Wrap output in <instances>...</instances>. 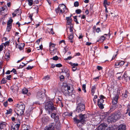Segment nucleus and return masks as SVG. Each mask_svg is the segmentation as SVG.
Wrapping results in <instances>:
<instances>
[{"label": "nucleus", "mask_w": 130, "mask_h": 130, "mask_svg": "<svg viewBox=\"0 0 130 130\" xmlns=\"http://www.w3.org/2000/svg\"><path fill=\"white\" fill-rule=\"evenodd\" d=\"M86 118V114H81L74 118L73 120L75 123L77 124V126L80 128L85 123Z\"/></svg>", "instance_id": "nucleus-1"}, {"label": "nucleus", "mask_w": 130, "mask_h": 130, "mask_svg": "<svg viewBox=\"0 0 130 130\" xmlns=\"http://www.w3.org/2000/svg\"><path fill=\"white\" fill-rule=\"evenodd\" d=\"M25 108L24 104L22 102L18 103L17 104L16 109L17 111V113L20 115L23 114Z\"/></svg>", "instance_id": "nucleus-2"}, {"label": "nucleus", "mask_w": 130, "mask_h": 130, "mask_svg": "<svg viewBox=\"0 0 130 130\" xmlns=\"http://www.w3.org/2000/svg\"><path fill=\"white\" fill-rule=\"evenodd\" d=\"M45 109L50 114L53 111L56 110V108L54 106L53 102L49 101L46 103L45 106Z\"/></svg>", "instance_id": "nucleus-3"}, {"label": "nucleus", "mask_w": 130, "mask_h": 130, "mask_svg": "<svg viewBox=\"0 0 130 130\" xmlns=\"http://www.w3.org/2000/svg\"><path fill=\"white\" fill-rule=\"evenodd\" d=\"M56 11L57 13H63L67 12L68 11V9L64 4H60L58 7L56 9Z\"/></svg>", "instance_id": "nucleus-4"}, {"label": "nucleus", "mask_w": 130, "mask_h": 130, "mask_svg": "<svg viewBox=\"0 0 130 130\" xmlns=\"http://www.w3.org/2000/svg\"><path fill=\"white\" fill-rule=\"evenodd\" d=\"M70 87L67 85H64L62 87V91L64 94L66 96H68L69 94L72 92V90L70 89Z\"/></svg>", "instance_id": "nucleus-5"}, {"label": "nucleus", "mask_w": 130, "mask_h": 130, "mask_svg": "<svg viewBox=\"0 0 130 130\" xmlns=\"http://www.w3.org/2000/svg\"><path fill=\"white\" fill-rule=\"evenodd\" d=\"M113 114L117 120L120 119L123 115V112L121 109H120L116 111Z\"/></svg>", "instance_id": "nucleus-6"}, {"label": "nucleus", "mask_w": 130, "mask_h": 130, "mask_svg": "<svg viewBox=\"0 0 130 130\" xmlns=\"http://www.w3.org/2000/svg\"><path fill=\"white\" fill-rule=\"evenodd\" d=\"M110 127L108 126L107 124L102 123L99 125L98 130H110Z\"/></svg>", "instance_id": "nucleus-7"}, {"label": "nucleus", "mask_w": 130, "mask_h": 130, "mask_svg": "<svg viewBox=\"0 0 130 130\" xmlns=\"http://www.w3.org/2000/svg\"><path fill=\"white\" fill-rule=\"evenodd\" d=\"M85 108V105L83 104H77L76 111L77 112H80L84 111Z\"/></svg>", "instance_id": "nucleus-8"}, {"label": "nucleus", "mask_w": 130, "mask_h": 130, "mask_svg": "<svg viewBox=\"0 0 130 130\" xmlns=\"http://www.w3.org/2000/svg\"><path fill=\"white\" fill-rule=\"evenodd\" d=\"M46 92L45 89H43L38 92L37 94V98L42 99L45 95V93Z\"/></svg>", "instance_id": "nucleus-9"}, {"label": "nucleus", "mask_w": 130, "mask_h": 130, "mask_svg": "<svg viewBox=\"0 0 130 130\" xmlns=\"http://www.w3.org/2000/svg\"><path fill=\"white\" fill-rule=\"evenodd\" d=\"M115 118V117L112 114L111 116L108 117L107 119V121L108 122H115L117 120Z\"/></svg>", "instance_id": "nucleus-10"}, {"label": "nucleus", "mask_w": 130, "mask_h": 130, "mask_svg": "<svg viewBox=\"0 0 130 130\" xmlns=\"http://www.w3.org/2000/svg\"><path fill=\"white\" fill-rule=\"evenodd\" d=\"M25 46V44L24 43H19L18 44L16 43V47L17 48H19L20 50L23 49Z\"/></svg>", "instance_id": "nucleus-11"}, {"label": "nucleus", "mask_w": 130, "mask_h": 130, "mask_svg": "<svg viewBox=\"0 0 130 130\" xmlns=\"http://www.w3.org/2000/svg\"><path fill=\"white\" fill-rule=\"evenodd\" d=\"M71 16L69 17H67L66 18V20H67V25L68 26L70 25L71 24H72L71 22L72 21V20L71 18Z\"/></svg>", "instance_id": "nucleus-12"}, {"label": "nucleus", "mask_w": 130, "mask_h": 130, "mask_svg": "<svg viewBox=\"0 0 130 130\" xmlns=\"http://www.w3.org/2000/svg\"><path fill=\"white\" fill-rule=\"evenodd\" d=\"M118 97V95H116L113 98L112 100V104L113 105H115L117 103Z\"/></svg>", "instance_id": "nucleus-13"}, {"label": "nucleus", "mask_w": 130, "mask_h": 130, "mask_svg": "<svg viewBox=\"0 0 130 130\" xmlns=\"http://www.w3.org/2000/svg\"><path fill=\"white\" fill-rule=\"evenodd\" d=\"M6 123L5 122H3L1 123L0 124V128L1 129L6 130Z\"/></svg>", "instance_id": "nucleus-14"}, {"label": "nucleus", "mask_w": 130, "mask_h": 130, "mask_svg": "<svg viewBox=\"0 0 130 130\" xmlns=\"http://www.w3.org/2000/svg\"><path fill=\"white\" fill-rule=\"evenodd\" d=\"M124 63V62L123 61H121L116 63L115 65L116 68H118L120 66H123Z\"/></svg>", "instance_id": "nucleus-15"}, {"label": "nucleus", "mask_w": 130, "mask_h": 130, "mask_svg": "<svg viewBox=\"0 0 130 130\" xmlns=\"http://www.w3.org/2000/svg\"><path fill=\"white\" fill-rule=\"evenodd\" d=\"M55 44L52 43L51 42L49 44L50 51L56 50V49L55 47Z\"/></svg>", "instance_id": "nucleus-16"}, {"label": "nucleus", "mask_w": 130, "mask_h": 130, "mask_svg": "<svg viewBox=\"0 0 130 130\" xmlns=\"http://www.w3.org/2000/svg\"><path fill=\"white\" fill-rule=\"evenodd\" d=\"M20 125V124H16L14 126H12L11 127V130H18L19 129Z\"/></svg>", "instance_id": "nucleus-17"}, {"label": "nucleus", "mask_w": 130, "mask_h": 130, "mask_svg": "<svg viewBox=\"0 0 130 130\" xmlns=\"http://www.w3.org/2000/svg\"><path fill=\"white\" fill-rule=\"evenodd\" d=\"M54 123H52L51 124H50L48 126H46L45 128V129H52L53 130H54V127L53 126L54 125Z\"/></svg>", "instance_id": "nucleus-18"}, {"label": "nucleus", "mask_w": 130, "mask_h": 130, "mask_svg": "<svg viewBox=\"0 0 130 130\" xmlns=\"http://www.w3.org/2000/svg\"><path fill=\"white\" fill-rule=\"evenodd\" d=\"M105 97L104 96L102 95H101L100 97V99H98V103H103L104 102V100L103 99Z\"/></svg>", "instance_id": "nucleus-19"}, {"label": "nucleus", "mask_w": 130, "mask_h": 130, "mask_svg": "<svg viewBox=\"0 0 130 130\" xmlns=\"http://www.w3.org/2000/svg\"><path fill=\"white\" fill-rule=\"evenodd\" d=\"M125 125H124L122 124L119 125L117 130H125Z\"/></svg>", "instance_id": "nucleus-20"}, {"label": "nucleus", "mask_w": 130, "mask_h": 130, "mask_svg": "<svg viewBox=\"0 0 130 130\" xmlns=\"http://www.w3.org/2000/svg\"><path fill=\"white\" fill-rule=\"evenodd\" d=\"M68 26V28H69L70 31V32H71V34H73V24H71L70 25H69Z\"/></svg>", "instance_id": "nucleus-21"}, {"label": "nucleus", "mask_w": 130, "mask_h": 130, "mask_svg": "<svg viewBox=\"0 0 130 130\" xmlns=\"http://www.w3.org/2000/svg\"><path fill=\"white\" fill-rule=\"evenodd\" d=\"M96 89V87L95 85L92 86L91 88V94L92 95H93L94 93H95V90Z\"/></svg>", "instance_id": "nucleus-22"}, {"label": "nucleus", "mask_w": 130, "mask_h": 130, "mask_svg": "<svg viewBox=\"0 0 130 130\" xmlns=\"http://www.w3.org/2000/svg\"><path fill=\"white\" fill-rule=\"evenodd\" d=\"M19 12V13L18 14V15L20 14L21 13V11L20 10H16L14 11V13H13L12 14L14 17H15L16 16V12Z\"/></svg>", "instance_id": "nucleus-23"}, {"label": "nucleus", "mask_w": 130, "mask_h": 130, "mask_svg": "<svg viewBox=\"0 0 130 130\" xmlns=\"http://www.w3.org/2000/svg\"><path fill=\"white\" fill-rule=\"evenodd\" d=\"M82 101V99L81 97H78L77 98V104H82L81 103Z\"/></svg>", "instance_id": "nucleus-24"}, {"label": "nucleus", "mask_w": 130, "mask_h": 130, "mask_svg": "<svg viewBox=\"0 0 130 130\" xmlns=\"http://www.w3.org/2000/svg\"><path fill=\"white\" fill-rule=\"evenodd\" d=\"M10 52L9 51H7L5 53V57L6 59L9 58L10 57Z\"/></svg>", "instance_id": "nucleus-25"}, {"label": "nucleus", "mask_w": 130, "mask_h": 130, "mask_svg": "<svg viewBox=\"0 0 130 130\" xmlns=\"http://www.w3.org/2000/svg\"><path fill=\"white\" fill-rule=\"evenodd\" d=\"M28 91V90L25 88H24L22 90V93L24 94H26Z\"/></svg>", "instance_id": "nucleus-26"}, {"label": "nucleus", "mask_w": 130, "mask_h": 130, "mask_svg": "<svg viewBox=\"0 0 130 130\" xmlns=\"http://www.w3.org/2000/svg\"><path fill=\"white\" fill-rule=\"evenodd\" d=\"M105 37L104 36H101L100 38V39L98 40L97 42H100L101 40H102V41H103L105 39Z\"/></svg>", "instance_id": "nucleus-27"}, {"label": "nucleus", "mask_w": 130, "mask_h": 130, "mask_svg": "<svg viewBox=\"0 0 130 130\" xmlns=\"http://www.w3.org/2000/svg\"><path fill=\"white\" fill-rule=\"evenodd\" d=\"M123 76L125 78H128L129 79L130 78V76L128 75L127 73L126 72H125Z\"/></svg>", "instance_id": "nucleus-28"}, {"label": "nucleus", "mask_w": 130, "mask_h": 130, "mask_svg": "<svg viewBox=\"0 0 130 130\" xmlns=\"http://www.w3.org/2000/svg\"><path fill=\"white\" fill-rule=\"evenodd\" d=\"M110 4L109 2H108L107 0H104V1L103 5L105 7L106 6V5H109Z\"/></svg>", "instance_id": "nucleus-29"}, {"label": "nucleus", "mask_w": 130, "mask_h": 130, "mask_svg": "<svg viewBox=\"0 0 130 130\" xmlns=\"http://www.w3.org/2000/svg\"><path fill=\"white\" fill-rule=\"evenodd\" d=\"M98 105L99 107L101 109H102L104 108L103 103H98Z\"/></svg>", "instance_id": "nucleus-30"}, {"label": "nucleus", "mask_w": 130, "mask_h": 130, "mask_svg": "<svg viewBox=\"0 0 130 130\" xmlns=\"http://www.w3.org/2000/svg\"><path fill=\"white\" fill-rule=\"evenodd\" d=\"M28 2V4L30 6H31L33 4V1L32 0H27Z\"/></svg>", "instance_id": "nucleus-31"}, {"label": "nucleus", "mask_w": 130, "mask_h": 130, "mask_svg": "<svg viewBox=\"0 0 130 130\" xmlns=\"http://www.w3.org/2000/svg\"><path fill=\"white\" fill-rule=\"evenodd\" d=\"M12 21L13 20L12 19H11L9 20L7 22V25H11V24Z\"/></svg>", "instance_id": "nucleus-32"}, {"label": "nucleus", "mask_w": 130, "mask_h": 130, "mask_svg": "<svg viewBox=\"0 0 130 130\" xmlns=\"http://www.w3.org/2000/svg\"><path fill=\"white\" fill-rule=\"evenodd\" d=\"M82 89L84 91L85 93L86 92V84H83L82 86Z\"/></svg>", "instance_id": "nucleus-33"}, {"label": "nucleus", "mask_w": 130, "mask_h": 130, "mask_svg": "<svg viewBox=\"0 0 130 130\" xmlns=\"http://www.w3.org/2000/svg\"><path fill=\"white\" fill-rule=\"evenodd\" d=\"M127 112L126 113H127L128 112V111H129L128 113V115L129 116H130V105H128L127 107Z\"/></svg>", "instance_id": "nucleus-34"}, {"label": "nucleus", "mask_w": 130, "mask_h": 130, "mask_svg": "<svg viewBox=\"0 0 130 130\" xmlns=\"http://www.w3.org/2000/svg\"><path fill=\"white\" fill-rule=\"evenodd\" d=\"M11 25H7V30L8 32H9L11 28Z\"/></svg>", "instance_id": "nucleus-35"}, {"label": "nucleus", "mask_w": 130, "mask_h": 130, "mask_svg": "<svg viewBox=\"0 0 130 130\" xmlns=\"http://www.w3.org/2000/svg\"><path fill=\"white\" fill-rule=\"evenodd\" d=\"M50 79V77L48 75H47L45 76L43 79L45 80H48Z\"/></svg>", "instance_id": "nucleus-36"}, {"label": "nucleus", "mask_w": 130, "mask_h": 130, "mask_svg": "<svg viewBox=\"0 0 130 130\" xmlns=\"http://www.w3.org/2000/svg\"><path fill=\"white\" fill-rule=\"evenodd\" d=\"M7 80L5 78H3L1 81V83L2 84H4L6 83Z\"/></svg>", "instance_id": "nucleus-37"}, {"label": "nucleus", "mask_w": 130, "mask_h": 130, "mask_svg": "<svg viewBox=\"0 0 130 130\" xmlns=\"http://www.w3.org/2000/svg\"><path fill=\"white\" fill-rule=\"evenodd\" d=\"M54 120L56 122H58L59 120V117L57 116L54 118Z\"/></svg>", "instance_id": "nucleus-38"}, {"label": "nucleus", "mask_w": 130, "mask_h": 130, "mask_svg": "<svg viewBox=\"0 0 130 130\" xmlns=\"http://www.w3.org/2000/svg\"><path fill=\"white\" fill-rule=\"evenodd\" d=\"M43 48V46L42 45H41L39 46V47H36V49L37 50H42Z\"/></svg>", "instance_id": "nucleus-39"}, {"label": "nucleus", "mask_w": 130, "mask_h": 130, "mask_svg": "<svg viewBox=\"0 0 130 130\" xmlns=\"http://www.w3.org/2000/svg\"><path fill=\"white\" fill-rule=\"evenodd\" d=\"M12 110L11 109H10L9 110H7V112L6 113V114H9L11 113Z\"/></svg>", "instance_id": "nucleus-40"}, {"label": "nucleus", "mask_w": 130, "mask_h": 130, "mask_svg": "<svg viewBox=\"0 0 130 130\" xmlns=\"http://www.w3.org/2000/svg\"><path fill=\"white\" fill-rule=\"evenodd\" d=\"M51 59H53L54 60H57L58 59V57L57 56H55L53 57L52 58H51Z\"/></svg>", "instance_id": "nucleus-41"}, {"label": "nucleus", "mask_w": 130, "mask_h": 130, "mask_svg": "<svg viewBox=\"0 0 130 130\" xmlns=\"http://www.w3.org/2000/svg\"><path fill=\"white\" fill-rule=\"evenodd\" d=\"M79 4L78 2L76 1L74 2V6L75 7H77L78 6Z\"/></svg>", "instance_id": "nucleus-42"}, {"label": "nucleus", "mask_w": 130, "mask_h": 130, "mask_svg": "<svg viewBox=\"0 0 130 130\" xmlns=\"http://www.w3.org/2000/svg\"><path fill=\"white\" fill-rule=\"evenodd\" d=\"M127 91H125V93L122 94L123 96L125 98H126L127 96Z\"/></svg>", "instance_id": "nucleus-43"}, {"label": "nucleus", "mask_w": 130, "mask_h": 130, "mask_svg": "<svg viewBox=\"0 0 130 130\" xmlns=\"http://www.w3.org/2000/svg\"><path fill=\"white\" fill-rule=\"evenodd\" d=\"M74 20L76 22V24H78L79 23L77 20V19L76 18V16L74 17Z\"/></svg>", "instance_id": "nucleus-44"}, {"label": "nucleus", "mask_w": 130, "mask_h": 130, "mask_svg": "<svg viewBox=\"0 0 130 130\" xmlns=\"http://www.w3.org/2000/svg\"><path fill=\"white\" fill-rule=\"evenodd\" d=\"M76 12L77 14H80L81 12V10L79 9H77L75 11Z\"/></svg>", "instance_id": "nucleus-45"}, {"label": "nucleus", "mask_w": 130, "mask_h": 130, "mask_svg": "<svg viewBox=\"0 0 130 130\" xmlns=\"http://www.w3.org/2000/svg\"><path fill=\"white\" fill-rule=\"evenodd\" d=\"M73 34H71L69 37V39L70 40H72L73 38Z\"/></svg>", "instance_id": "nucleus-46"}, {"label": "nucleus", "mask_w": 130, "mask_h": 130, "mask_svg": "<svg viewBox=\"0 0 130 130\" xmlns=\"http://www.w3.org/2000/svg\"><path fill=\"white\" fill-rule=\"evenodd\" d=\"M56 113H52L51 115V117L53 118H54L56 116Z\"/></svg>", "instance_id": "nucleus-47"}, {"label": "nucleus", "mask_w": 130, "mask_h": 130, "mask_svg": "<svg viewBox=\"0 0 130 130\" xmlns=\"http://www.w3.org/2000/svg\"><path fill=\"white\" fill-rule=\"evenodd\" d=\"M97 69L98 70H102L103 68L100 66H98L97 67Z\"/></svg>", "instance_id": "nucleus-48"}, {"label": "nucleus", "mask_w": 130, "mask_h": 130, "mask_svg": "<svg viewBox=\"0 0 130 130\" xmlns=\"http://www.w3.org/2000/svg\"><path fill=\"white\" fill-rule=\"evenodd\" d=\"M33 66H28V67L26 68V69L28 70H30L32 69L33 68Z\"/></svg>", "instance_id": "nucleus-49"}, {"label": "nucleus", "mask_w": 130, "mask_h": 130, "mask_svg": "<svg viewBox=\"0 0 130 130\" xmlns=\"http://www.w3.org/2000/svg\"><path fill=\"white\" fill-rule=\"evenodd\" d=\"M56 50H54V51H50V54L52 55H54L55 54Z\"/></svg>", "instance_id": "nucleus-50"}, {"label": "nucleus", "mask_w": 130, "mask_h": 130, "mask_svg": "<svg viewBox=\"0 0 130 130\" xmlns=\"http://www.w3.org/2000/svg\"><path fill=\"white\" fill-rule=\"evenodd\" d=\"M55 65L56 67H62V65L60 63H58L56 64Z\"/></svg>", "instance_id": "nucleus-51"}, {"label": "nucleus", "mask_w": 130, "mask_h": 130, "mask_svg": "<svg viewBox=\"0 0 130 130\" xmlns=\"http://www.w3.org/2000/svg\"><path fill=\"white\" fill-rule=\"evenodd\" d=\"M11 75H7V79L8 80H10V78L11 77Z\"/></svg>", "instance_id": "nucleus-52"}, {"label": "nucleus", "mask_w": 130, "mask_h": 130, "mask_svg": "<svg viewBox=\"0 0 130 130\" xmlns=\"http://www.w3.org/2000/svg\"><path fill=\"white\" fill-rule=\"evenodd\" d=\"M4 105L5 107H6L8 105V101H6L5 102H4Z\"/></svg>", "instance_id": "nucleus-53"}, {"label": "nucleus", "mask_w": 130, "mask_h": 130, "mask_svg": "<svg viewBox=\"0 0 130 130\" xmlns=\"http://www.w3.org/2000/svg\"><path fill=\"white\" fill-rule=\"evenodd\" d=\"M78 64L77 63H72L71 64V66L72 67H75L76 66H78Z\"/></svg>", "instance_id": "nucleus-54"}, {"label": "nucleus", "mask_w": 130, "mask_h": 130, "mask_svg": "<svg viewBox=\"0 0 130 130\" xmlns=\"http://www.w3.org/2000/svg\"><path fill=\"white\" fill-rule=\"evenodd\" d=\"M49 33L50 34H54V32L53 30V28H51V30L49 32Z\"/></svg>", "instance_id": "nucleus-55"}, {"label": "nucleus", "mask_w": 130, "mask_h": 130, "mask_svg": "<svg viewBox=\"0 0 130 130\" xmlns=\"http://www.w3.org/2000/svg\"><path fill=\"white\" fill-rule=\"evenodd\" d=\"M114 14L112 13H110V14H109V17H111V16L112 17V16H114ZM110 18L111 19V20L112 19L110 17Z\"/></svg>", "instance_id": "nucleus-56"}, {"label": "nucleus", "mask_w": 130, "mask_h": 130, "mask_svg": "<svg viewBox=\"0 0 130 130\" xmlns=\"http://www.w3.org/2000/svg\"><path fill=\"white\" fill-rule=\"evenodd\" d=\"M72 58V57L71 56H70L68 57L67 58L65 59V60H70Z\"/></svg>", "instance_id": "nucleus-57"}, {"label": "nucleus", "mask_w": 130, "mask_h": 130, "mask_svg": "<svg viewBox=\"0 0 130 130\" xmlns=\"http://www.w3.org/2000/svg\"><path fill=\"white\" fill-rule=\"evenodd\" d=\"M22 63L24 65L23 66H22L20 65V68H22L24 67L26 65V64H27V63L26 64L24 63L23 62H22Z\"/></svg>", "instance_id": "nucleus-58"}, {"label": "nucleus", "mask_w": 130, "mask_h": 130, "mask_svg": "<svg viewBox=\"0 0 130 130\" xmlns=\"http://www.w3.org/2000/svg\"><path fill=\"white\" fill-rule=\"evenodd\" d=\"M72 70L73 71H75L76 70L77 68L75 67H72Z\"/></svg>", "instance_id": "nucleus-59"}, {"label": "nucleus", "mask_w": 130, "mask_h": 130, "mask_svg": "<svg viewBox=\"0 0 130 130\" xmlns=\"http://www.w3.org/2000/svg\"><path fill=\"white\" fill-rule=\"evenodd\" d=\"M3 46L2 45H0V52L2 51L3 50Z\"/></svg>", "instance_id": "nucleus-60"}, {"label": "nucleus", "mask_w": 130, "mask_h": 130, "mask_svg": "<svg viewBox=\"0 0 130 130\" xmlns=\"http://www.w3.org/2000/svg\"><path fill=\"white\" fill-rule=\"evenodd\" d=\"M9 42L8 41H7L4 44V45L6 46L9 45Z\"/></svg>", "instance_id": "nucleus-61"}, {"label": "nucleus", "mask_w": 130, "mask_h": 130, "mask_svg": "<svg viewBox=\"0 0 130 130\" xmlns=\"http://www.w3.org/2000/svg\"><path fill=\"white\" fill-rule=\"evenodd\" d=\"M92 43L91 42H87L86 44L87 45L89 46Z\"/></svg>", "instance_id": "nucleus-62"}, {"label": "nucleus", "mask_w": 130, "mask_h": 130, "mask_svg": "<svg viewBox=\"0 0 130 130\" xmlns=\"http://www.w3.org/2000/svg\"><path fill=\"white\" fill-rule=\"evenodd\" d=\"M12 71H13V72L15 74H17V72L14 69H13L12 70Z\"/></svg>", "instance_id": "nucleus-63"}, {"label": "nucleus", "mask_w": 130, "mask_h": 130, "mask_svg": "<svg viewBox=\"0 0 130 130\" xmlns=\"http://www.w3.org/2000/svg\"><path fill=\"white\" fill-rule=\"evenodd\" d=\"M100 29L99 28H98L96 29V31L98 32H99L100 31Z\"/></svg>", "instance_id": "nucleus-64"}]
</instances>
